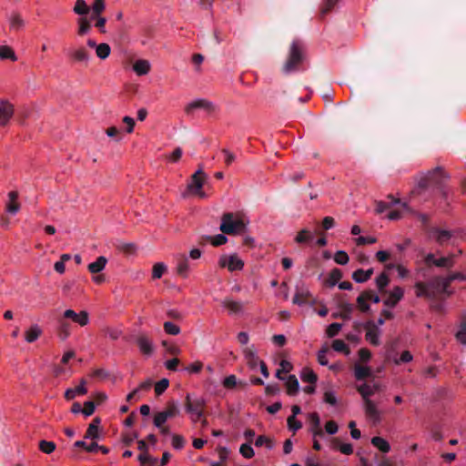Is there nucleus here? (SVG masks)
I'll return each instance as SVG.
<instances>
[{
  "label": "nucleus",
  "instance_id": "13",
  "mask_svg": "<svg viewBox=\"0 0 466 466\" xmlns=\"http://www.w3.org/2000/svg\"><path fill=\"white\" fill-rule=\"evenodd\" d=\"M15 114L14 105L7 99L0 100V127L8 125Z\"/></svg>",
  "mask_w": 466,
  "mask_h": 466
},
{
  "label": "nucleus",
  "instance_id": "44",
  "mask_svg": "<svg viewBox=\"0 0 466 466\" xmlns=\"http://www.w3.org/2000/svg\"><path fill=\"white\" fill-rule=\"evenodd\" d=\"M90 20H96L95 26L99 29L101 33H106V19L101 15H91Z\"/></svg>",
  "mask_w": 466,
  "mask_h": 466
},
{
  "label": "nucleus",
  "instance_id": "2",
  "mask_svg": "<svg viewBox=\"0 0 466 466\" xmlns=\"http://www.w3.org/2000/svg\"><path fill=\"white\" fill-rule=\"evenodd\" d=\"M451 281L448 280L447 278H436L431 283L426 284L423 282H417L415 284V291L418 297H427L431 298L433 296V291L430 289L431 287L436 289L441 293H445L450 295L449 288L451 286Z\"/></svg>",
  "mask_w": 466,
  "mask_h": 466
},
{
  "label": "nucleus",
  "instance_id": "43",
  "mask_svg": "<svg viewBox=\"0 0 466 466\" xmlns=\"http://www.w3.org/2000/svg\"><path fill=\"white\" fill-rule=\"evenodd\" d=\"M90 8L86 5L85 0H76L75 6H74V12L77 15H86L89 12Z\"/></svg>",
  "mask_w": 466,
  "mask_h": 466
},
{
  "label": "nucleus",
  "instance_id": "29",
  "mask_svg": "<svg viewBox=\"0 0 466 466\" xmlns=\"http://www.w3.org/2000/svg\"><path fill=\"white\" fill-rule=\"evenodd\" d=\"M77 30L78 35L83 36L87 35L91 30V20L90 17L81 16L77 19Z\"/></svg>",
  "mask_w": 466,
  "mask_h": 466
},
{
  "label": "nucleus",
  "instance_id": "33",
  "mask_svg": "<svg viewBox=\"0 0 466 466\" xmlns=\"http://www.w3.org/2000/svg\"><path fill=\"white\" fill-rule=\"evenodd\" d=\"M142 466H159L158 460L148 454V452L140 453L137 457Z\"/></svg>",
  "mask_w": 466,
  "mask_h": 466
},
{
  "label": "nucleus",
  "instance_id": "51",
  "mask_svg": "<svg viewBox=\"0 0 466 466\" xmlns=\"http://www.w3.org/2000/svg\"><path fill=\"white\" fill-rule=\"evenodd\" d=\"M208 240L213 246L218 247L226 244L228 238L224 234H218L214 237H208Z\"/></svg>",
  "mask_w": 466,
  "mask_h": 466
},
{
  "label": "nucleus",
  "instance_id": "20",
  "mask_svg": "<svg viewBox=\"0 0 466 466\" xmlns=\"http://www.w3.org/2000/svg\"><path fill=\"white\" fill-rule=\"evenodd\" d=\"M323 401L331 406L338 404L337 391L330 382H327L323 386Z\"/></svg>",
  "mask_w": 466,
  "mask_h": 466
},
{
  "label": "nucleus",
  "instance_id": "40",
  "mask_svg": "<svg viewBox=\"0 0 466 466\" xmlns=\"http://www.w3.org/2000/svg\"><path fill=\"white\" fill-rule=\"evenodd\" d=\"M111 54V47L106 43L98 44L96 50V55L99 59L105 60Z\"/></svg>",
  "mask_w": 466,
  "mask_h": 466
},
{
  "label": "nucleus",
  "instance_id": "48",
  "mask_svg": "<svg viewBox=\"0 0 466 466\" xmlns=\"http://www.w3.org/2000/svg\"><path fill=\"white\" fill-rule=\"evenodd\" d=\"M349 260V255L344 250H339L334 255V261L339 265H346Z\"/></svg>",
  "mask_w": 466,
  "mask_h": 466
},
{
  "label": "nucleus",
  "instance_id": "32",
  "mask_svg": "<svg viewBox=\"0 0 466 466\" xmlns=\"http://www.w3.org/2000/svg\"><path fill=\"white\" fill-rule=\"evenodd\" d=\"M222 306L228 309L229 314H238L242 312L243 305L239 301L232 300V299H225L222 302Z\"/></svg>",
  "mask_w": 466,
  "mask_h": 466
},
{
  "label": "nucleus",
  "instance_id": "34",
  "mask_svg": "<svg viewBox=\"0 0 466 466\" xmlns=\"http://www.w3.org/2000/svg\"><path fill=\"white\" fill-rule=\"evenodd\" d=\"M0 59H9L15 62L17 60V56L12 47L3 45L0 46Z\"/></svg>",
  "mask_w": 466,
  "mask_h": 466
},
{
  "label": "nucleus",
  "instance_id": "58",
  "mask_svg": "<svg viewBox=\"0 0 466 466\" xmlns=\"http://www.w3.org/2000/svg\"><path fill=\"white\" fill-rule=\"evenodd\" d=\"M280 370H277L276 376L280 380H284V378L280 377V372H289L292 370V365L289 360H283L280 361Z\"/></svg>",
  "mask_w": 466,
  "mask_h": 466
},
{
  "label": "nucleus",
  "instance_id": "39",
  "mask_svg": "<svg viewBox=\"0 0 466 466\" xmlns=\"http://www.w3.org/2000/svg\"><path fill=\"white\" fill-rule=\"evenodd\" d=\"M106 135L115 142H120L123 139V132L116 126L107 127Z\"/></svg>",
  "mask_w": 466,
  "mask_h": 466
},
{
  "label": "nucleus",
  "instance_id": "21",
  "mask_svg": "<svg viewBox=\"0 0 466 466\" xmlns=\"http://www.w3.org/2000/svg\"><path fill=\"white\" fill-rule=\"evenodd\" d=\"M243 354H244V358H245L247 364L251 369L257 368L258 363L261 361V360H259V359L257 355V350L254 346H247L243 350Z\"/></svg>",
  "mask_w": 466,
  "mask_h": 466
},
{
  "label": "nucleus",
  "instance_id": "12",
  "mask_svg": "<svg viewBox=\"0 0 466 466\" xmlns=\"http://www.w3.org/2000/svg\"><path fill=\"white\" fill-rule=\"evenodd\" d=\"M378 302L379 295L372 291H364L357 299L358 307L364 313L370 312L371 304H377Z\"/></svg>",
  "mask_w": 466,
  "mask_h": 466
},
{
  "label": "nucleus",
  "instance_id": "27",
  "mask_svg": "<svg viewBox=\"0 0 466 466\" xmlns=\"http://www.w3.org/2000/svg\"><path fill=\"white\" fill-rule=\"evenodd\" d=\"M308 419L311 424L310 431L313 435V438L317 436H321L322 431L320 429V419L317 412H311L308 415Z\"/></svg>",
  "mask_w": 466,
  "mask_h": 466
},
{
  "label": "nucleus",
  "instance_id": "49",
  "mask_svg": "<svg viewBox=\"0 0 466 466\" xmlns=\"http://www.w3.org/2000/svg\"><path fill=\"white\" fill-rule=\"evenodd\" d=\"M167 267L164 263H157L153 267L152 278L157 279H160L165 273Z\"/></svg>",
  "mask_w": 466,
  "mask_h": 466
},
{
  "label": "nucleus",
  "instance_id": "62",
  "mask_svg": "<svg viewBox=\"0 0 466 466\" xmlns=\"http://www.w3.org/2000/svg\"><path fill=\"white\" fill-rule=\"evenodd\" d=\"M327 351H328L327 348H323L322 350H319V352H318L317 359H318L319 363L321 366L328 365Z\"/></svg>",
  "mask_w": 466,
  "mask_h": 466
},
{
  "label": "nucleus",
  "instance_id": "4",
  "mask_svg": "<svg viewBox=\"0 0 466 466\" xmlns=\"http://www.w3.org/2000/svg\"><path fill=\"white\" fill-rule=\"evenodd\" d=\"M207 180V175L200 166L198 169L192 175L189 183L187 184V191L189 194L196 196L199 198H206L207 195L202 190L203 185Z\"/></svg>",
  "mask_w": 466,
  "mask_h": 466
},
{
  "label": "nucleus",
  "instance_id": "41",
  "mask_svg": "<svg viewBox=\"0 0 466 466\" xmlns=\"http://www.w3.org/2000/svg\"><path fill=\"white\" fill-rule=\"evenodd\" d=\"M342 278L341 270L339 268H333L327 279V285L330 288L335 287L339 280Z\"/></svg>",
  "mask_w": 466,
  "mask_h": 466
},
{
  "label": "nucleus",
  "instance_id": "9",
  "mask_svg": "<svg viewBox=\"0 0 466 466\" xmlns=\"http://www.w3.org/2000/svg\"><path fill=\"white\" fill-rule=\"evenodd\" d=\"M456 257V254L451 253L447 257L436 258L434 254L429 253L424 258V263L428 268L435 266L442 268H451L454 266V259Z\"/></svg>",
  "mask_w": 466,
  "mask_h": 466
},
{
  "label": "nucleus",
  "instance_id": "63",
  "mask_svg": "<svg viewBox=\"0 0 466 466\" xmlns=\"http://www.w3.org/2000/svg\"><path fill=\"white\" fill-rule=\"evenodd\" d=\"M223 386L228 389L234 388L237 385V378L235 375L226 377L222 382Z\"/></svg>",
  "mask_w": 466,
  "mask_h": 466
},
{
  "label": "nucleus",
  "instance_id": "5",
  "mask_svg": "<svg viewBox=\"0 0 466 466\" xmlns=\"http://www.w3.org/2000/svg\"><path fill=\"white\" fill-rule=\"evenodd\" d=\"M358 390L365 402L367 412L370 415L375 414L377 412V403L371 398L376 394L378 386L363 383L358 387Z\"/></svg>",
  "mask_w": 466,
  "mask_h": 466
},
{
  "label": "nucleus",
  "instance_id": "59",
  "mask_svg": "<svg viewBox=\"0 0 466 466\" xmlns=\"http://www.w3.org/2000/svg\"><path fill=\"white\" fill-rule=\"evenodd\" d=\"M288 426L289 430L295 432L302 427V424L294 416H289L288 418Z\"/></svg>",
  "mask_w": 466,
  "mask_h": 466
},
{
  "label": "nucleus",
  "instance_id": "7",
  "mask_svg": "<svg viewBox=\"0 0 466 466\" xmlns=\"http://www.w3.org/2000/svg\"><path fill=\"white\" fill-rule=\"evenodd\" d=\"M178 408L175 403H169L166 410L156 413L154 417V425L160 430L162 433H167V429L163 427L168 419L177 416Z\"/></svg>",
  "mask_w": 466,
  "mask_h": 466
},
{
  "label": "nucleus",
  "instance_id": "10",
  "mask_svg": "<svg viewBox=\"0 0 466 466\" xmlns=\"http://www.w3.org/2000/svg\"><path fill=\"white\" fill-rule=\"evenodd\" d=\"M301 61V51L297 42H293L290 46L289 56L283 66L285 73L289 74L294 71Z\"/></svg>",
  "mask_w": 466,
  "mask_h": 466
},
{
  "label": "nucleus",
  "instance_id": "52",
  "mask_svg": "<svg viewBox=\"0 0 466 466\" xmlns=\"http://www.w3.org/2000/svg\"><path fill=\"white\" fill-rule=\"evenodd\" d=\"M122 121L126 125L125 132L127 134H132L136 126L135 119L131 116H125Z\"/></svg>",
  "mask_w": 466,
  "mask_h": 466
},
{
  "label": "nucleus",
  "instance_id": "38",
  "mask_svg": "<svg viewBox=\"0 0 466 466\" xmlns=\"http://www.w3.org/2000/svg\"><path fill=\"white\" fill-rule=\"evenodd\" d=\"M372 272H373L372 269H367V270L358 269L353 272L352 279L356 282L361 283V282L368 280L370 278Z\"/></svg>",
  "mask_w": 466,
  "mask_h": 466
},
{
  "label": "nucleus",
  "instance_id": "45",
  "mask_svg": "<svg viewBox=\"0 0 466 466\" xmlns=\"http://www.w3.org/2000/svg\"><path fill=\"white\" fill-rule=\"evenodd\" d=\"M255 445L257 447L265 446L268 450H272L274 447L272 440L263 435H260L257 438Z\"/></svg>",
  "mask_w": 466,
  "mask_h": 466
},
{
  "label": "nucleus",
  "instance_id": "11",
  "mask_svg": "<svg viewBox=\"0 0 466 466\" xmlns=\"http://www.w3.org/2000/svg\"><path fill=\"white\" fill-rule=\"evenodd\" d=\"M403 294L404 292L402 288L397 286L393 290L383 291L380 300H382L385 307L389 309L393 308L402 299Z\"/></svg>",
  "mask_w": 466,
  "mask_h": 466
},
{
  "label": "nucleus",
  "instance_id": "30",
  "mask_svg": "<svg viewBox=\"0 0 466 466\" xmlns=\"http://www.w3.org/2000/svg\"><path fill=\"white\" fill-rule=\"evenodd\" d=\"M285 380V385L287 388V393L290 396H294L299 391V384L295 375H289Z\"/></svg>",
  "mask_w": 466,
  "mask_h": 466
},
{
  "label": "nucleus",
  "instance_id": "1",
  "mask_svg": "<svg viewBox=\"0 0 466 466\" xmlns=\"http://www.w3.org/2000/svg\"><path fill=\"white\" fill-rule=\"evenodd\" d=\"M248 219L240 214L226 213L221 218L219 229L228 235H238L246 230Z\"/></svg>",
  "mask_w": 466,
  "mask_h": 466
},
{
  "label": "nucleus",
  "instance_id": "36",
  "mask_svg": "<svg viewBox=\"0 0 466 466\" xmlns=\"http://www.w3.org/2000/svg\"><path fill=\"white\" fill-rule=\"evenodd\" d=\"M8 22L10 28L15 31L20 30L25 25L23 18L18 14H12L9 16Z\"/></svg>",
  "mask_w": 466,
  "mask_h": 466
},
{
  "label": "nucleus",
  "instance_id": "57",
  "mask_svg": "<svg viewBox=\"0 0 466 466\" xmlns=\"http://www.w3.org/2000/svg\"><path fill=\"white\" fill-rule=\"evenodd\" d=\"M312 238V236L307 229H302L297 235L295 240L298 243H305Z\"/></svg>",
  "mask_w": 466,
  "mask_h": 466
},
{
  "label": "nucleus",
  "instance_id": "53",
  "mask_svg": "<svg viewBox=\"0 0 466 466\" xmlns=\"http://www.w3.org/2000/svg\"><path fill=\"white\" fill-rule=\"evenodd\" d=\"M164 329L167 334L170 335H177L180 333V328L170 321H167L164 323Z\"/></svg>",
  "mask_w": 466,
  "mask_h": 466
},
{
  "label": "nucleus",
  "instance_id": "42",
  "mask_svg": "<svg viewBox=\"0 0 466 466\" xmlns=\"http://www.w3.org/2000/svg\"><path fill=\"white\" fill-rule=\"evenodd\" d=\"M332 349L337 352H343L347 356L350 353L348 345L342 339H334L332 341Z\"/></svg>",
  "mask_w": 466,
  "mask_h": 466
},
{
  "label": "nucleus",
  "instance_id": "8",
  "mask_svg": "<svg viewBox=\"0 0 466 466\" xmlns=\"http://www.w3.org/2000/svg\"><path fill=\"white\" fill-rule=\"evenodd\" d=\"M218 266L227 268L228 271L233 272L242 270L244 268V261L236 254H224L218 258Z\"/></svg>",
  "mask_w": 466,
  "mask_h": 466
},
{
  "label": "nucleus",
  "instance_id": "37",
  "mask_svg": "<svg viewBox=\"0 0 466 466\" xmlns=\"http://www.w3.org/2000/svg\"><path fill=\"white\" fill-rule=\"evenodd\" d=\"M300 378L302 381L309 382L310 384H315L318 380L317 374L311 369L309 368H305L302 370L300 373Z\"/></svg>",
  "mask_w": 466,
  "mask_h": 466
},
{
  "label": "nucleus",
  "instance_id": "46",
  "mask_svg": "<svg viewBox=\"0 0 466 466\" xmlns=\"http://www.w3.org/2000/svg\"><path fill=\"white\" fill-rule=\"evenodd\" d=\"M56 443L48 441H41L39 442V450L46 453L51 454L56 450Z\"/></svg>",
  "mask_w": 466,
  "mask_h": 466
},
{
  "label": "nucleus",
  "instance_id": "18",
  "mask_svg": "<svg viewBox=\"0 0 466 466\" xmlns=\"http://www.w3.org/2000/svg\"><path fill=\"white\" fill-rule=\"evenodd\" d=\"M20 208L21 206L18 202V193L16 191H10L7 194L5 211L10 215H16L19 212Z\"/></svg>",
  "mask_w": 466,
  "mask_h": 466
},
{
  "label": "nucleus",
  "instance_id": "25",
  "mask_svg": "<svg viewBox=\"0 0 466 466\" xmlns=\"http://www.w3.org/2000/svg\"><path fill=\"white\" fill-rule=\"evenodd\" d=\"M133 70L138 76H146L151 70V64L147 59H137L133 64Z\"/></svg>",
  "mask_w": 466,
  "mask_h": 466
},
{
  "label": "nucleus",
  "instance_id": "31",
  "mask_svg": "<svg viewBox=\"0 0 466 466\" xmlns=\"http://www.w3.org/2000/svg\"><path fill=\"white\" fill-rule=\"evenodd\" d=\"M107 258L104 256L98 257L96 261L90 263L87 266L88 270L92 274H96L101 272L106 266Z\"/></svg>",
  "mask_w": 466,
  "mask_h": 466
},
{
  "label": "nucleus",
  "instance_id": "17",
  "mask_svg": "<svg viewBox=\"0 0 466 466\" xmlns=\"http://www.w3.org/2000/svg\"><path fill=\"white\" fill-rule=\"evenodd\" d=\"M69 56L74 62L85 65H87L91 58L90 54L83 46L71 49Z\"/></svg>",
  "mask_w": 466,
  "mask_h": 466
},
{
  "label": "nucleus",
  "instance_id": "19",
  "mask_svg": "<svg viewBox=\"0 0 466 466\" xmlns=\"http://www.w3.org/2000/svg\"><path fill=\"white\" fill-rule=\"evenodd\" d=\"M136 343L139 349V351L142 354L150 356L153 353L154 345L152 340L148 337L145 335H140L137 338Z\"/></svg>",
  "mask_w": 466,
  "mask_h": 466
},
{
  "label": "nucleus",
  "instance_id": "15",
  "mask_svg": "<svg viewBox=\"0 0 466 466\" xmlns=\"http://www.w3.org/2000/svg\"><path fill=\"white\" fill-rule=\"evenodd\" d=\"M311 297L312 294L305 283L300 282L296 285V292L293 298L294 304L304 305Z\"/></svg>",
  "mask_w": 466,
  "mask_h": 466
},
{
  "label": "nucleus",
  "instance_id": "35",
  "mask_svg": "<svg viewBox=\"0 0 466 466\" xmlns=\"http://www.w3.org/2000/svg\"><path fill=\"white\" fill-rule=\"evenodd\" d=\"M370 369L365 365L355 364L354 375L357 380H363L370 376Z\"/></svg>",
  "mask_w": 466,
  "mask_h": 466
},
{
  "label": "nucleus",
  "instance_id": "14",
  "mask_svg": "<svg viewBox=\"0 0 466 466\" xmlns=\"http://www.w3.org/2000/svg\"><path fill=\"white\" fill-rule=\"evenodd\" d=\"M197 109H202L207 113H212L216 110V106L205 98H197L189 102L186 106V111L188 113Z\"/></svg>",
  "mask_w": 466,
  "mask_h": 466
},
{
  "label": "nucleus",
  "instance_id": "50",
  "mask_svg": "<svg viewBox=\"0 0 466 466\" xmlns=\"http://www.w3.org/2000/svg\"><path fill=\"white\" fill-rule=\"evenodd\" d=\"M182 154H183L182 148L181 147H177V148L174 149L173 152H171L170 154L166 155V158H167V161H169L171 163H177L181 158Z\"/></svg>",
  "mask_w": 466,
  "mask_h": 466
},
{
  "label": "nucleus",
  "instance_id": "28",
  "mask_svg": "<svg viewBox=\"0 0 466 466\" xmlns=\"http://www.w3.org/2000/svg\"><path fill=\"white\" fill-rule=\"evenodd\" d=\"M87 392L86 380H81L79 386L75 389H67L65 391V398L68 400L75 399L78 395H85Z\"/></svg>",
  "mask_w": 466,
  "mask_h": 466
},
{
  "label": "nucleus",
  "instance_id": "26",
  "mask_svg": "<svg viewBox=\"0 0 466 466\" xmlns=\"http://www.w3.org/2000/svg\"><path fill=\"white\" fill-rule=\"evenodd\" d=\"M190 271V265L187 258L185 255H178L177 257V272L183 278H187Z\"/></svg>",
  "mask_w": 466,
  "mask_h": 466
},
{
  "label": "nucleus",
  "instance_id": "23",
  "mask_svg": "<svg viewBox=\"0 0 466 466\" xmlns=\"http://www.w3.org/2000/svg\"><path fill=\"white\" fill-rule=\"evenodd\" d=\"M43 334V329L38 324H33L25 330V340L33 343Z\"/></svg>",
  "mask_w": 466,
  "mask_h": 466
},
{
  "label": "nucleus",
  "instance_id": "55",
  "mask_svg": "<svg viewBox=\"0 0 466 466\" xmlns=\"http://www.w3.org/2000/svg\"><path fill=\"white\" fill-rule=\"evenodd\" d=\"M239 452L246 459H250L254 456V450L250 444L245 443L240 446Z\"/></svg>",
  "mask_w": 466,
  "mask_h": 466
},
{
  "label": "nucleus",
  "instance_id": "64",
  "mask_svg": "<svg viewBox=\"0 0 466 466\" xmlns=\"http://www.w3.org/2000/svg\"><path fill=\"white\" fill-rule=\"evenodd\" d=\"M95 411V404L92 401H86L84 404V408L82 409V413L85 416H90Z\"/></svg>",
  "mask_w": 466,
  "mask_h": 466
},
{
  "label": "nucleus",
  "instance_id": "16",
  "mask_svg": "<svg viewBox=\"0 0 466 466\" xmlns=\"http://www.w3.org/2000/svg\"><path fill=\"white\" fill-rule=\"evenodd\" d=\"M64 317L66 319H72L75 323H77L81 327H85L89 323L88 313L85 310L77 313L73 309H66L64 311Z\"/></svg>",
  "mask_w": 466,
  "mask_h": 466
},
{
  "label": "nucleus",
  "instance_id": "6",
  "mask_svg": "<svg viewBox=\"0 0 466 466\" xmlns=\"http://www.w3.org/2000/svg\"><path fill=\"white\" fill-rule=\"evenodd\" d=\"M444 177V171L441 167H436L420 177L418 187L420 189H426L430 187H441Z\"/></svg>",
  "mask_w": 466,
  "mask_h": 466
},
{
  "label": "nucleus",
  "instance_id": "22",
  "mask_svg": "<svg viewBox=\"0 0 466 466\" xmlns=\"http://www.w3.org/2000/svg\"><path fill=\"white\" fill-rule=\"evenodd\" d=\"M100 419L95 418L92 422L88 425V428L85 434V439L88 440H98L101 438V432L99 429Z\"/></svg>",
  "mask_w": 466,
  "mask_h": 466
},
{
  "label": "nucleus",
  "instance_id": "60",
  "mask_svg": "<svg viewBox=\"0 0 466 466\" xmlns=\"http://www.w3.org/2000/svg\"><path fill=\"white\" fill-rule=\"evenodd\" d=\"M456 338L462 344L466 345V323L462 322L460 326L459 330L456 333Z\"/></svg>",
  "mask_w": 466,
  "mask_h": 466
},
{
  "label": "nucleus",
  "instance_id": "24",
  "mask_svg": "<svg viewBox=\"0 0 466 466\" xmlns=\"http://www.w3.org/2000/svg\"><path fill=\"white\" fill-rule=\"evenodd\" d=\"M431 232L436 241L441 246L447 244L453 236L451 231L441 229L439 228H432Z\"/></svg>",
  "mask_w": 466,
  "mask_h": 466
},
{
  "label": "nucleus",
  "instance_id": "47",
  "mask_svg": "<svg viewBox=\"0 0 466 466\" xmlns=\"http://www.w3.org/2000/svg\"><path fill=\"white\" fill-rule=\"evenodd\" d=\"M91 15H101L106 9L105 0H94L91 7Z\"/></svg>",
  "mask_w": 466,
  "mask_h": 466
},
{
  "label": "nucleus",
  "instance_id": "3",
  "mask_svg": "<svg viewBox=\"0 0 466 466\" xmlns=\"http://www.w3.org/2000/svg\"><path fill=\"white\" fill-rule=\"evenodd\" d=\"M206 400L202 397L192 398L190 394L186 396L185 409L189 414L191 421L197 422L204 415Z\"/></svg>",
  "mask_w": 466,
  "mask_h": 466
},
{
  "label": "nucleus",
  "instance_id": "61",
  "mask_svg": "<svg viewBox=\"0 0 466 466\" xmlns=\"http://www.w3.org/2000/svg\"><path fill=\"white\" fill-rule=\"evenodd\" d=\"M203 368V364L200 361H195L185 368L189 373H198Z\"/></svg>",
  "mask_w": 466,
  "mask_h": 466
},
{
  "label": "nucleus",
  "instance_id": "54",
  "mask_svg": "<svg viewBox=\"0 0 466 466\" xmlns=\"http://www.w3.org/2000/svg\"><path fill=\"white\" fill-rule=\"evenodd\" d=\"M169 381L167 379H162L155 384V392L157 395H161L168 388Z\"/></svg>",
  "mask_w": 466,
  "mask_h": 466
},
{
  "label": "nucleus",
  "instance_id": "56",
  "mask_svg": "<svg viewBox=\"0 0 466 466\" xmlns=\"http://www.w3.org/2000/svg\"><path fill=\"white\" fill-rule=\"evenodd\" d=\"M341 328H342V325L339 323L330 324L326 329L327 336L329 338L335 337L339 332Z\"/></svg>",
  "mask_w": 466,
  "mask_h": 466
}]
</instances>
